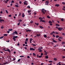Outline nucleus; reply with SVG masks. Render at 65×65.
Listing matches in <instances>:
<instances>
[{"instance_id": "f257e3e1", "label": "nucleus", "mask_w": 65, "mask_h": 65, "mask_svg": "<svg viewBox=\"0 0 65 65\" xmlns=\"http://www.w3.org/2000/svg\"><path fill=\"white\" fill-rule=\"evenodd\" d=\"M44 9H41V11L42 12V13H43V14H45V12H44Z\"/></svg>"}, {"instance_id": "f03ea898", "label": "nucleus", "mask_w": 65, "mask_h": 65, "mask_svg": "<svg viewBox=\"0 0 65 65\" xmlns=\"http://www.w3.org/2000/svg\"><path fill=\"white\" fill-rule=\"evenodd\" d=\"M48 1H46L45 3V5H48Z\"/></svg>"}, {"instance_id": "7ed1b4c3", "label": "nucleus", "mask_w": 65, "mask_h": 65, "mask_svg": "<svg viewBox=\"0 0 65 65\" xmlns=\"http://www.w3.org/2000/svg\"><path fill=\"white\" fill-rule=\"evenodd\" d=\"M58 29L59 30V31H61L63 29V28L61 27H59L58 28Z\"/></svg>"}, {"instance_id": "20e7f679", "label": "nucleus", "mask_w": 65, "mask_h": 65, "mask_svg": "<svg viewBox=\"0 0 65 65\" xmlns=\"http://www.w3.org/2000/svg\"><path fill=\"white\" fill-rule=\"evenodd\" d=\"M35 50L33 48L31 47L30 48V51H35Z\"/></svg>"}, {"instance_id": "39448f33", "label": "nucleus", "mask_w": 65, "mask_h": 65, "mask_svg": "<svg viewBox=\"0 0 65 65\" xmlns=\"http://www.w3.org/2000/svg\"><path fill=\"white\" fill-rule=\"evenodd\" d=\"M2 22H4V20L3 19H0V22L2 23Z\"/></svg>"}, {"instance_id": "423d86ee", "label": "nucleus", "mask_w": 65, "mask_h": 65, "mask_svg": "<svg viewBox=\"0 0 65 65\" xmlns=\"http://www.w3.org/2000/svg\"><path fill=\"white\" fill-rule=\"evenodd\" d=\"M41 35L40 34H37L36 35V36H37L38 37H39L40 36V35Z\"/></svg>"}, {"instance_id": "0eeeda50", "label": "nucleus", "mask_w": 65, "mask_h": 65, "mask_svg": "<svg viewBox=\"0 0 65 65\" xmlns=\"http://www.w3.org/2000/svg\"><path fill=\"white\" fill-rule=\"evenodd\" d=\"M13 33L15 34H18V33L17 31H15L14 32H13Z\"/></svg>"}, {"instance_id": "6e6552de", "label": "nucleus", "mask_w": 65, "mask_h": 65, "mask_svg": "<svg viewBox=\"0 0 65 65\" xmlns=\"http://www.w3.org/2000/svg\"><path fill=\"white\" fill-rule=\"evenodd\" d=\"M55 6H57V7H59V4H56L55 5Z\"/></svg>"}, {"instance_id": "1a4fd4ad", "label": "nucleus", "mask_w": 65, "mask_h": 65, "mask_svg": "<svg viewBox=\"0 0 65 65\" xmlns=\"http://www.w3.org/2000/svg\"><path fill=\"white\" fill-rule=\"evenodd\" d=\"M26 31L27 32H28V31L29 32H31V30H26Z\"/></svg>"}, {"instance_id": "9d476101", "label": "nucleus", "mask_w": 65, "mask_h": 65, "mask_svg": "<svg viewBox=\"0 0 65 65\" xmlns=\"http://www.w3.org/2000/svg\"><path fill=\"white\" fill-rule=\"evenodd\" d=\"M13 40L14 41H16V39H15V38H14V37H13Z\"/></svg>"}, {"instance_id": "9b49d317", "label": "nucleus", "mask_w": 65, "mask_h": 65, "mask_svg": "<svg viewBox=\"0 0 65 65\" xmlns=\"http://www.w3.org/2000/svg\"><path fill=\"white\" fill-rule=\"evenodd\" d=\"M22 15L23 18H24V17H25V14H24V13H23L22 14Z\"/></svg>"}, {"instance_id": "f8f14e48", "label": "nucleus", "mask_w": 65, "mask_h": 65, "mask_svg": "<svg viewBox=\"0 0 65 65\" xmlns=\"http://www.w3.org/2000/svg\"><path fill=\"white\" fill-rule=\"evenodd\" d=\"M45 58L46 59H48V55H46L45 56Z\"/></svg>"}, {"instance_id": "ddd939ff", "label": "nucleus", "mask_w": 65, "mask_h": 65, "mask_svg": "<svg viewBox=\"0 0 65 65\" xmlns=\"http://www.w3.org/2000/svg\"><path fill=\"white\" fill-rule=\"evenodd\" d=\"M48 23H49V24H52V22L51 21H49Z\"/></svg>"}, {"instance_id": "4468645a", "label": "nucleus", "mask_w": 65, "mask_h": 65, "mask_svg": "<svg viewBox=\"0 0 65 65\" xmlns=\"http://www.w3.org/2000/svg\"><path fill=\"white\" fill-rule=\"evenodd\" d=\"M13 37L15 38H17L18 37L17 36H13Z\"/></svg>"}, {"instance_id": "2eb2a0df", "label": "nucleus", "mask_w": 65, "mask_h": 65, "mask_svg": "<svg viewBox=\"0 0 65 65\" xmlns=\"http://www.w3.org/2000/svg\"><path fill=\"white\" fill-rule=\"evenodd\" d=\"M53 42H56V43L57 42V41H56V40H53Z\"/></svg>"}, {"instance_id": "dca6fc26", "label": "nucleus", "mask_w": 65, "mask_h": 65, "mask_svg": "<svg viewBox=\"0 0 65 65\" xmlns=\"http://www.w3.org/2000/svg\"><path fill=\"white\" fill-rule=\"evenodd\" d=\"M8 31H12V29H8Z\"/></svg>"}, {"instance_id": "f3484780", "label": "nucleus", "mask_w": 65, "mask_h": 65, "mask_svg": "<svg viewBox=\"0 0 65 65\" xmlns=\"http://www.w3.org/2000/svg\"><path fill=\"white\" fill-rule=\"evenodd\" d=\"M39 20H43V18H42L40 17L39 18Z\"/></svg>"}, {"instance_id": "a211bd4d", "label": "nucleus", "mask_w": 65, "mask_h": 65, "mask_svg": "<svg viewBox=\"0 0 65 65\" xmlns=\"http://www.w3.org/2000/svg\"><path fill=\"white\" fill-rule=\"evenodd\" d=\"M54 61H57V59L56 58H54Z\"/></svg>"}, {"instance_id": "6ab92c4d", "label": "nucleus", "mask_w": 65, "mask_h": 65, "mask_svg": "<svg viewBox=\"0 0 65 65\" xmlns=\"http://www.w3.org/2000/svg\"><path fill=\"white\" fill-rule=\"evenodd\" d=\"M47 18H48V19H50V18H51V17H50L49 16V15H48L47 16Z\"/></svg>"}, {"instance_id": "aec40b11", "label": "nucleus", "mask_w": 65, "mask_h": 65, "mask_svg": "<svg viewBox=\"0 0 65 65\" xmlns=\"http://www.w3.org/2000/svg\"><path fill=\"white\" fill-rule=\"evenodd\" d=\"M61 44L62 45H63V44H65V42H62L61 43Z\"/></svg>"}, {"instance_id": "412c9836", "label": "nucleus", "mask_w": 65, "mask_h": 65, "mask_svg": "<svg viewBox=\"0 0 65 65\" xmlns=\"http://www.w3.org/2000/svg\"><path fill=\"white\" fill-rule=\"evenodd\" d=\"M39 27L40 28H41V29H43V27H42V26H39Z\"/></svg>"}, {"instance_id": "4be33fe9", "label": "nucleus", "mask_w": 65, "mask_h": 65, "mask_svg": "<svg viewBox=\"0 0 65 65\" xmlns=\"http://www.w3.org/2000/svg\"><path fill=\"white\" fill-rule=\"evenodd\" d=\"M58 39H63V37H59Z\"/></svg>"}, {"instance_id": "5701e85b", "label": "nucleus", "mask_w": 65, "mask_h": 65, "mask_svg": "<svg viewBox=\"0 0 65 65\" xmlns=\"http://www.w3.org/2000/svg\"><path fill=\"white\" fill-rule=\"evenodd\" d=\"M33 56H36V54H35L34 53H33Z\"/></svg>"}, {"instance_id": "b1692460", "label": "nucleus", "mask_w": 65, "mask_h": 65, "mask_svg": "<svg viewBox=\"0 0 65 65\" xmlns=\"http://www.w3.org/2000/svg\"><path fill=\"white\" fill-rule=\"evenodd\" d=\"M4 36H7V34H5L4 35Z\"/></svg>"}, {"instance_id": "393cba45", "label": "nucleus", "mask_w": 65, "mask_h": 65, "mask_svg": "<svg viewBox=\"0 0 65 65\" xmlns=\"http://www.w3.org/2000/svg\"><path fill=\"white\" fill-rule=\"evenodd\" d=\"M7 51H8V52H9V53H10V50L9 49H7Z\"/></svg>"}, {"instance_id": "a878e982", "label": "nucleus", "mask_w": 65, "mask_h": 65, "mask_svg": "<svg viewBox=\"0 0 65 65\" xmlns=\"http://www.w3.org/2000/svg\"><path fill=\"white\" fill-rule=\"evenodd\" d=\"M35 24L36 25H37V26H38V25H39V23H35Z\"/></svg>"}, {"instance_id": "bb28decb", "label": "nucleus", "mask_w": 65, "mask_h": 65, "mask_svg": "<svg viewBox=\"0 0 65 65\" xmlns=\"http://www.w3.org/2000/svg\"><path fill=\"white\" fill-rule=\"evenodd\" d=\"M25 41H26V42H27L28 41V38H26V39L25 40Z\"/></svg>"}, {"instance_id": "cd10ccee", "label": "nucleus", "mask_w": 65, "mask_h": 65, "mask_svg": "<svg viewBox=\"0 0 65 65\" xmlns=\"http://www.w3.org/2000/svg\"><path fill=\"white\" fill-rule=\"evenodd\" d=\"M44 37L45 38H46V37H47V36H46V35H44Z\"/></svg>"}, {"instance_id": "c85d7f7f", "label": "nucleus", "mask_w": 65, "mask_h": 65, "mask_svg": "<svg viewBox=\"0 0 65 65\" xmlns=\"http://www.w3.org/2000/svg\"><path fill=\"white\" fill-rule=\"evenodd\" d=\"M56 26H60V25L58 24H56Z\"/></svg>"}, {"instance_id": "c756f323", "label": "nucleus", "mask_w": 65, "mask_h": 65, "mask_svg": "<svg viewBox=\"0 0 65 65\" xmlns=\"http://www.w3.org/2000/svg\"><path fill=\"white\" fill-rule=\"evenodd\" d=\"M32 40H33V39L31 38H30V41H31Z\"/></svg>"}, {"instance_id": "7c9ffc66", "label": "nucleus", "mask_w": 65, "mask_h": 65, "mask_svg": "<svg viewBox=\"0 0 65 65\" xmlns=\"http://www.w3.org/2000/svg\"><path fill=\"white\" fill-rule=\"evenodd\" d=\"M24 4L25 5H27V3H25L24 2Z\"/></svg>"}, {"instance_id": "2f4dec72", "label": "nucleus", "mask_w": 65, "mask_h": 65, "mask_svg": "<svg viewBox=\"0 0 65 65\" xmlns=\"http://www.w3.org/2000/svg\"><path fill=\"white\" fill-rule=\"evenodd\" d=\"M15 58H13V60H12V61H15Z\"/></svg>"}, {"instance_id": "473e14b6", "label": "nucleus", "mask_w": 65, "mask_h": 65, "mask_svg": "<svg viewBox=\"0 0 65 65\" xmlns=\"http://www.w3.org/2000/svg\"><path fill=\"white\" fill-rule=\"evenodd\" d=\"M19 22H22V20L21 19H20L19 20V21H18Z\"/></svg>"}, {"instance_id": "72a5a7b5", "label": "nucleus", "mask_w": 65, "mask_h": 65, "mask_svg": "<svg viewBox=\"0 0 65 65\" xmlns=\"http://www.w3.org/2000/svg\"><path fill=\"white\" fill-rule=\"evenodd\" d=\"M15 6L16 7H19V6H18V5H15Z\"/></svg>"}, {"instance_id": "f704fd0d", "label": "nucleus", "mask_w": 65, "mask_h": 65, "mask_svg": "<svg viewBox=\"0 0 65 65\" xmlns=\"http://www.w3.org/2000/svg\"><path fill=\"white\" fill-rule=\"evenodd\" d=\"M31 10H28L27 11V12H28V13H30V12H31Z\"/></svg>"}, {"instance_id": "c9c22d12", "label": "nucleus", "mask_w": 65, "mask_h": 65, "mask_svg": "<svg viewBox=\"0 0 65 65\" xmlns=\"http://www.w3.org/2000/svg\"><path fill=\"white\" fill-rule=\"evenodd\" d=\"M42 22L43 23H45V21L44 20H42Z\"/></svg>"}, {"instance_id": "e433bc0d", "label": "nucleus", "mask_w": 65, "mask_h": 65, "mask_svg": "<svg viewBox=\"0 0 65 65\" xmlns=\"http://www.w3.org/2000/svg\"><path fill=\"white\" fill-rule=\"evenodd\" d=\"M20 23H21L20 22H19L17 24V25H18V26H19L20 25Z\"/></svg>"}, {"instance_id": "4c0bfd02", "label": "nucleus", "mask_w": 65, "mask_h": 65, "mask_svg": "<svg viewBox=\"0 0 65 65\" xmlns=\"http://www.w3.org/2000/svg\"><path fill=\"white\" fill-rule=\"evenodd\" d=\"M61 21L62 22L64 21V19H63V18H61Z\"/></svg>"}, {"instance_id": "58836bf2", "label": "nucleus", "mask_w": 65, "mask_h": 65, "mask_svg": "<svg viewBox=\"0 0 65 65\" xmlns=\"http://www.w3.org/2000/svg\"><path fill=\"white\" fill-rule=\"evenodd\" d=\"M1 29H3V28H4V26H2L1 27Z\"/></svg>"}, {"instance_id": "ea45409f", "label": "nucleus", "mask_w": 65, "mask_h": 65, "mask_svg": "<svg viewBox=\"0 0 65 65\" xmlns=\"http://www.w3.org/2000/svg\"><path fill=\"white\" fill-rule=\"evenodd\" d=\"M6 12L7 13H8V11L7 10H6Z\"/></svg>"}, {"instance_id": "a19ab883", "label": "nucleus", "mask_w": 65, "mask_h": 65, "mask_svg": "<svg viewBox=\"0 0 65 65\" xmlns=\"http://www.w3.org/2000/svg\"><path fill=\"white\" fill-rule=\"evenodd\" d=\"M3 37H4V36L1 37H0V39H2V38H3Z\"/></svg>"}, {"instance_id": "79ce46f5", "label": "nucleus", "mask_w": 65, "mask_h": 65, "mask_svg": "<svg viewBox=\"0 0 65 65\" xmlns=\"http://www.w3.org/2000/svg\"><path fill=\"white\" fill-rule=\"evenodd\" d=\"M62 35H64V36H65V33H62Z\"/></svg>"}, {"instance_id": "37998d69", "label": "nucleus", "mask_w": 65, "mask_h": 65, "mask_svg": "<svg viewBox=\"0 0 65 65\" xmlns=\"http://www.w3.org/2000/svg\"><path fill=\"white\" fill-rule=\"evenodd\" d=\"M48 62L49 63H52L53 62L52 61H49Z\"/></svg>"}, {"instance_id": "c03bdc74", "label": "nucleus", "mask_w": 65, "mask_h": 65, "mask_svg": "<svg viewBox=\"0 0 65 65\" xmlns=\"http://www.w3.org/2000/svg\"><path fill=\"white\" fill-rule=\"evenodd\" d=\"M60 63H61V62H59L58 63L59 65H61V64H60Z\"/></svg>"}, {"instance_id": "a18cd8bd", "label": "nucleus", "mask_w": 65, "mask_h": 65, "mask_svg": "<svg viewBox=\"0 0 65 65\" xmlns=\"http://www.w3.org/2000/svg\"><path fill=\"white\" fill-rule=\"evenodd\" d=\"M59 36L58 35H57L56 36V38H58V37H59Z\"/></svg>"}, {"instance_id": "49530a36", "label": "nucleus", "mask_w": 65, "mask_h": 65, "mask_svg": "<svg viewBox=\"0 0 65 65\" xmlns=\"http://www.w3.org/2000/svg\"><path fill=\"white\" fill-rule=\"evenodd\" d=\"M44 52L45 53H47V52H46V51H45V50H44Z\"/></svg>"}, {"instance_id": "de8ad7c7", "label": "nucleus", "mask_w": 65, "mask_h": 65, "mask_svg": "<svg viewBox=\"0 0 65 65\" xmlns=\"http://www.w3.org/2000/svg\"><path fill=\"white\" fill-rule=\"evenodd\" d=\"M27 8H30V7L29 6H27Z\"/></svg>"}, {"instance_id": "09e8293b", "label": "nucleus", "mask_w": 65, "mask_h": 65, "mask_svg": "<svg viewBox=\"0 0 65 65\" xmlns=\"http://www.w3.org/2000/svg\"><path fill=\"white\" fill-rule=\"evenodd\" d=\"M32 45H33V46H36V45L35 44H31Z\"/></svg>"}, {"instance_id": "8fccbe9b", "label": "nucleus", "mask_w": 65, "mask_h": 65, "mask_svg": "<svg viewBox=\"0 0 65 65\" xmlns=\"http://www.w3.org/2000/svg\"><path fill=\"white\" fill-rule=\"evenodd\" d=\"M58 40L59 41H61V40L59 39H58Z\"/></svg>"}, {"instance_id": "3c124183", "label": "nucleus", "mask_w": 65, "mask_h": 65, "mask_svg": "<svg viewBox=\"0 0 65 65\" xmlns=\"http://www.w3.org/2000/svg\"><path fill=\"white\" fill-rule=\"evenodd\" d=\"M21 13H20L19 14V16L20 17V16H21Z\"/></svg>"}, {"instance_id": "603ef678", "label": "nucleus", "mask_w": 65, "mask_h": 65, "mask_svg": "<svg viewBox=\"0 0 65 65\" xmlns=\"http://www.w3.org/2000/svg\"><path fill=\"white\" fill-rule=\"evenodd\" d=\"M42 57V56H39V58H41Z\"/></svg>"}, {"instance_id": "864d4df0", "label": "nucleus", "mask_w": 65, "mask_h": 65, "mask_svg": "<svg viewBox=\"0 0 65 65\" xmlns=\"http://www.w3.org/2000/svg\"><path fill=\"white\" fill-rule=\"evenodd\" d=\"M11 3H14V1H11Z\"/></svg>"}, {"instance_id": "5fc2aeb1", "label": "nucleus", "mask_w": 65, "mask_h": 65, "mask_svg": "<svg viewBox=\"0 0 65 65\" xmlns=\"http://www.w3.org/2000/svg\"><path fill=\"white\" fill-rule=\"evenodd\" d=\"M8 16L9 17H11V15L10 14Z\"/></svg>"}, {"instance_id": "6e6d98bb", "label": "nucleus", "mask_w": 65, "mask_h": 65, "mask_svg": "<svg viewBox=\"0 0 65 65\" xmlns=\"http://www.w3.org/2000/svg\"><path fill=\"white\" fill-rule=\"evenodd\" d=\"M26 26V24H25L24 23L23 24V26Z\"/></svg>"}, {"instance_id": "4d7b16f0", "label": "nucleus", "mask_w": 65, "mask_h": 65, "mask_svg": "<svg viewBox=\"0 0 65 65\" xmlns=\"http://www.w3.org/2000/svg\"><path fill=\"white\" fill-rule=\"evenodd\" d=\"M62 4H64L65 5V3H64V2H62Z\"/></svg>"}, {"instance_id": "13d9d810", "label": "nucleus", "mask_w": 65, "mask_h": 65, "mask_svg": "<svg viewBox=\"0 0 65 65\" xmlns=\"http://www.w3.org/2000/svg\"><path fill=\"white\" fill-rule=\"evenodd\" d=\"M62 59H64V58H65V56H63L62 57Z\"/></svg>"}, {"instance_id": "bf43d9fd", "label": "nucleus", "mask_w": 65, "mask_h": 65, "mask_svg": "<svg viewBox=\"0 0 65 65\" xmlns=\"http://www.w3.org/2000/svg\"><path fill=\"white\" fill-rule=\"evenodd\" d=\"M50 34H51V35H53V32L51 33Z\"/></svg>"}, {"instance_id": "052dcab7", "label": "nucleus", "mask_w": 65, "mask_h": 65, "mask_svg": "<svg viewBox=\"0 0 65 65\" xmlns=\"http://www.w3.org/2000/svg\"><path fill=\"white\" fill-rule=\"evenodd\" d=\"M47 53H45L44 54V55H47Z\"/></svg>"}, {"instance_id": "680f3d73", "label": "nucleus", "mask_w": 65, "mask_h": 65, "mask_svg": "<svg viewBox=\"0 0 65 65\" xmlns=\"http://www.w3.org/2000/svg\"><path fill=\"white\" fill-rule=\"evenodd\" d=\"M37 13L36 12H34V14L35 15Z\"/></svg>"}, {"instance_id": "e2e57ef3", "label": "nucleus", "mask_w": 65, "mask_h": 65, "mask_svg": "<svg viewBox=\"0 0 65 65\" xmlns=\"http://www.w3.org/2000/svg\"><path fill=\"white\" fill-rule=\"evenodd\" d=\"M7 32L8 33V34L9 33V32H10V31H7Z\"/></svg>"}, {"instance_id": "0e129e2a", "label": "nucleus", "mask_w": 65, "mask_h": 65, "mask_svg": "<svg viewBox=\"0 0 65 65\" xmlns=\"http://www.w3.org/2000/svg\"><path fill=\"white\" fill-rule=\"evenodd\" d=\"M25 44H27V42H25Z\"/></svg>"}, {"instance_id": "69168bd1", "label": "nucleus", "mask_w": 65, "mask_h": 65, "mask_svg": "<svg viewBox=\"0 0 65 65\" xmlns=\"http://www.w3.org/2000/svg\"><path fill=\"white\" fill-rule=\"evenodd\" d=\"M27 58H30V56H27Z\"/></svg>"}, {"instance_id": "338daca9", "label": "nucleus", "mask_w": 65, "mask_h": 65, "mask_svg": "<svg viewBox=\"0 0 65 65\" xmlns=\"http://www.w3.org/2000/svg\"><path fill=\"white\" fill-rule=\"evenodd\" d=\"M19 3L20 4H21V3H22V2H21V1H20L19 2Z\"/></svg>"}, {"instance_id": "774afa93", "label": "nucleus", "mask_w": 65, "mask_h": 65, "mask_svg": "<svg viewBox=\"0 0 65 65\" xmlns=\"http://www.w3.org/2000/svg\"><path fill=\"white\" fill-rule=\"evenodd\" d=\"M41 56H42V55H43V53H41Z\"/></svg>"}]
</instances>
